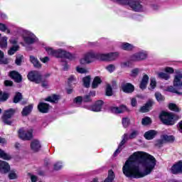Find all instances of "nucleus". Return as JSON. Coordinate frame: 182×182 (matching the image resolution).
I'll return each mask as SVG.
<instances>
[{
  "mask_svg": "<svg viewBox=\"0 0 182 182\" xmlns=\"http://www.w3.org/2000/svg\"><path fill=\"white\" fill-rule=\"evenodd\" d=\"M157 161L154 156L143 151L134 152L126 161L122 171L126 177L142 178L154 170Z\"/></svg>",
  "mask_w": 182,
  "mask_h": 182,
  "instance_id": "f257e3e1",
  "label": "nucleus"
},
{
  "mask_svg": "<svg viewBox=\"0 0 182 182\" xmlns=\"http://www.w3.org/2000/svg\"><path fill=\"white\" fill-rule=\"evenodd\" d=\"M159 119L164 124H166V126H173L175 124L176 120H178V117L173 112H162L159 116Z\"/></svg>",
  "mask_w": 182,
  "mask_h": 182,
  "instance_id": "f03ea898",
  "label": "nucleus"
},
{
  "mask_svg": "<svg viewBox=\"0 0 182 182\" xmlns=\"http://www.w3.org/2000/svg\"><path fill=\"white\" fill-rule=\"evenodd\" d=\"M125 6H129L134 12H144L146 11L140 0H128Z\"/></svg>",
  "mask_w": 182,
  "mask_h": 182,
  "instance_id": "7ed1b4c3",
  "label": "nucleus"
},
{
  "mask_svg": "<svg viewBox=\"0 0 182 182\" xmlns=\"http://www.w3.org/2000/svg\"><path fill=\"white\" fill-rule=\"evenodd\" d=\"M95 59H97V53L90 50L87 52L82 58L80 59V65H89V63H92Z\"/></svg>",
  "mask_w": 182,
  "mask_h": 182,
  "instance_id": "20e7f679",
  "label": "nucleus"
},
{
  "mask_svg": "<svg viewBox=\"0 0 182 182\" xmlns=\"http://www.w3.org/2000/svg\"><path fill=\"white\" fill-rule=\"evenodd\" d=\"M147 56H148L147 51L141 50L138 53L132 54L129 57V60L131 62H140L141 60H144L147 59Z\"/></svg>",
  "mask_w": 182,
  "mask_h": 182,
  "instance_id": "39448f33",
  "label": "nucleus"
},
{
  "mask_svg": "<svg viewBox=\"0 0 182 182\" xmlns=\"http://www.w3.org/2000/svg\"><path fill=\"white\" fill-rule=\"evenodd\" d=\"M18 133V137L21 139V140H31L33 137V131L32 129L25 131V129L21 128Z\"/></svg>",
  "mask_w": 182,
  "mask_h": 182,
  "instance_id": "423d86ee",
  "label": "nucleus"
},
{
  "mask_svg": "<svg viewBox=\"0 0 182 182\" xmlns=\"http://www.w3.org/2000/svg\"><path fill=\"white\" fill-rule=\"evenodd\" d=\"M27 77L28 80L35 82V83H41V82H42V75H41V73L36 70L30 72L28 74Z\"/></svg>",
  "mask_w": 182,
  "mask_h": 182,
  "instance_id": "0eeeda50",
  "label": "nucleus"
},
{
  "mask_svg": "<svg viewBox=\"0 0 182 182\" xmlns=\"http://www.w3.org/2000/svg\"><path fill=\"white\" fill-rule=\"evenodd\" d=\"M176 75H175L173 80V87L176 89L181 90L182 89V72L177 70H176Z\"/></svg>",
  "mask_w": 182,
  "mask_h": 182,
  "instance_id": "6e6552de",
  "label": "nucleus"
},
{
  "mask_svg": "<svg viewBox=\"0 0 182 182\" xmlns=\"http://www.w3.org/2000/svg\"><path fill=\"white\" fill-rule=\"evenodd\" d=\"M23 40L27 45H32L35 43V42H38V38L31 31L26 32V36H23Z\"/></svg>",
  "mask_w": 182,
  "mask_h": 182,
  "instance_id": "1a4fd4ad",
  "label": "nucleus"
},
{
  "mask_svg": "<svg viewBox=\"0 0 182 182\" xmlns=\"http://www.w3.org/2000/svg\"><path fill=\"white\" fill-rule=\"evenodd\" d=\"M104 102L102 100L97 101L94 105L85 107V109L91 110V112H102V108L103 107Z\"/></svg>",
  "mask_w": 182,
  "mask_h": 182,
  "instance_id": "9d476101",
  "label": "nucleus"
},
{
  "mask_svg": "<svg viewBox=\"0 0 182 182\" xmlns=\"http://www.w3.org/2000/svg\"><path fill=\"white\" fill-rule=\"evenodd\" d=\"M127 140H129V135L127 134H124L122 136V140L119 143L117 149L114 153V156H117V154H119L122 151V150H123V146L126 144Z\"/></svg>",
  "mask_w": 182,
  "mask_h": 182,
  "instance_id": "9b49d317",
  "label": "nucleus"
},
{
  "mask_svg": "<svg viewBox=\"0 0 182 182\" xmlns=\"http://www.w3.org/2000/svg\"><path fill=\"white\" fill-rule=\"evenodd\" d=\"M172 174H181L182 173V161H179L172 166L171 168Z\"/></svg>",
  "mask_w": 182,
  "mask_h": 182,
  "instance_id": "f8f14e48",
  "label": "nucleus"
},
{
  "mask_svg": "<svg viewBox=\"0 0 182 182\" xmlns=\"http://www.w3.org/2000/svg\"><path fill=\"white\" fill-rule=\"evenodd\" d=\"M129 109L126 105H120L119 107H111L112 113L114 114H120L122 113H124L125 112H128Z\"/></svg>",
  "mask_w": 182,
  "mask_h": 182,
  "instance_id": "ddd939ff",
  "label": "nucleus"
},
{
  "mask_svg": "<svg viewBox=\"0 0 182 182\" xmlns=\"http://www.w3.org/2000/svg\"><path fill=\"white\" fill-rule=\"evenodd\" d=\"M10 170L11 166H9V164L6 161L0 160V173L2 174H6V173H9Z\"/></svg>",
  "mask_w": 182,
  "mask_h": 182,
  "instance_id": "4468645a",
  "label": "nucleus"
},
{
  "mask_svg": "<svg viewBox=\"0 0 182 182\" xmlns=\"http://www.w3.org/2000/svg\"><path fill=\"white\" fill-rule=\"evenodd\" d=\"M122 90L124 93H133L134 92V85L129 82L122 83Z\"/></svg>",
  "mask_w": 182,
  "mask_h": 182,
  "instance_id": "2eb2a0df",
  "label": "nucleus"
},
{
  "mask_svg": "<svg viewBox=\"0 0 182 182\" xmlns=\"http://www.w3.org/2000/svg\"><path fill=\"white\" fill-rule=\"evenodd\" d=\"M9 76L11 79H14V82L16 83H21V82H22V75L15 70L10 72Z\"/></svg>",
  "mask_w": 182,
  "mask_h": 182,
  "instance_id": "dca6fc26",
  "label": "nucleus"
},
{
  "mask_svg": "<svg viewBox=\"0 0 182 182\" xmlns=\"http://www.w3.org/2000/svg\"><path fill=\"white\" fill-rule=\"evenodd\" d=\"M41 147H42V146L38 139H34L31 141V149L33 151H34V153L39 151V150H41Z\"/></svg>",
  "mask_w": 182,
  "mask_h": 182,
  "instance_id": "f3484780",
  "label": "nucleus"
},
{
  "mask_svg": "<svg viewBox=\"0 0 182 182\" xmlns=\"http://www.w3.org/2000/svg\"><path fill=\"white\" fill-rule=\"evenodd\" d=\"M154 105V102L153 100H149L144 106L140 108V112L141 113H147V112L150 111L151 107Z\"/></svg>",
  "mask_w": 182,
  "mask_h": 182,
  "instance_id": "a211bd4d",
  "label": "nucleus"
},
{
  "mask_svg": "<svg viewBox=\"0 0 182 182\" xmlns=\"http://www.w3.org/2000/svg\"><path fill=\"white\" fill-rule=\"evenodd\" d=\"M157 136V131L151 129L144 133V137L146 140H153Z\"/></svg>",
  "mask_w": 182,
  "mask_h": 182,
  "instance_id": "6ab92c4d",
  "label": "nucleus"
},
{
  "mask_svg": "<svg viewBox=\"0 0 182 182\" xmlns=\"http://www.w3.org/2000/svg\"><path fill=\"white\" fill-rule=\"evenodd\" d=\"M120 48L123 50H127V52H132V50H134V49H136V46L129 43H122L120 46Z\"/></svg>",
  "mask_w": 182,
  "mask_h": 182,
  "instance_id": "aec40b11",
  "label": "nucleus"
},
{
  "mask_svg": "<svg viewBox=\"0 0 182 182\" xmlns=\"http://www.w3.org/2000/svg\"><path fill=\"white\" fill-rule=\"evenodd\" d=\"M38 109L40 113H48L49 112V105L44 102H40L38 105Z\"/></svg>",
  "mask_w": 182,
  "mask_h": 182,
  "instance_id": "412c9836",
  "label": "nucleus"
},
{
  "mask_svg": "<svg viewBox=\"0 0 182 182\" xmlns=\"http://www.w3.org/2000/svg\"><path fill=\"white\" fill-rule=\"evenodd\" d=\"M30 62H31L34 68L36 69H41V68H42V64H41L39 60H38V58H35L33 55L30 56Z\"/></svg>",
  "mask_w": 182,
  "mask_h": 182,
  "instance_id": "4be33fe9",
  "label": "nucleus"
},
{
  "mask_svg": "<svg viewBox=\"0 0 182 182\" xmlns=\"http://www.w3.org/2000/svg\"><path fill=\"white\" fill-rule=\"evenodd\" d=\"M147 83H149V75H144L139 85L140 89L144 90V89H146V87H147Z\"/></svg>",
  "mask_w": 182,
  "mask_h": 182,
  "instance_id": "5701e85b",
  "label": "nucleus"
},
{
  "mask_svg": "<svg viewBox=\"0 0 182 182\" xmlns=\"http://www.w3.org/2000/svg\"><path fill=\"white\" fill-rule=\"evenodd\" d=\"M60 97L59 95H53L45 99L46 102H50V103H58Z\"/></svg>",
  "mask_w": 182,
  "mask_h": 182,
  "instance_id": "b1692460",
  "label": "nucleus"
},
{
  "mask_svg": "<svg viewBox=\"0 0 182 182\" xmlns=\"http://www.w3.org/2000/svg\"><path fill=\"white\" fill-rule=\"evenodd\" d=\"M66 50L59 48L55 50V58H65L66 56Z\"/></svg>",
  "mask_w": 182,
  "mask_h": 182,
  "instance_id": "393cba45",
  "label": "nucleus"
},
{
  "mask_svg": "<svg viewBox=\"0 0 182 182\" xmlns=\"http://www.w3.org/2000/svg\"><path fill=\"white\" fill-rule=\"evenodd\" d=\"M32 109H33V105H32L25 107L21 112L22 116H28L32 112Z\"/></svg>",
  "mask_w": 182,
  "mask_h": 182,
  "instance_id": "a878e982",
  "label": "nucleus"
},
{
  "mask_svg": "<svg viewBox=\"0 0 182 182\" xmlns=\"http://www.w3.org/2000/svg\"><path fill=\"white\" fill-rule=\"evenodd\" d=\"M97 59L98 60H104L109 62V53H97Z\"/></svg>",
  "mask_w": 182,
  "mask_h": 182,
  "instance_id": "bb28decb",
  "label": "nucleus"
},
{
  "mask_svg": "<svg viewBox=\"0 0 182 182\" xmlns=\"http://www.w3.org/2000/svg\"><path fill=\"white\" fill-rule=\"evenodd\" d=\"M14 114H15V109L11 108L4 112L3 117H6L7 119H11V117H12L14 116Z\"/></svg>",
  "mask_w": 182,
  "mask_h": 182,
  "instance_id": "cd10ccee",
  "label": "nucleus"
},
{
  "mask_svg": "<svg viewBox=\"0 0 182 182\" xmlns=\"http://www.w3.org/2000/svg\"><path fill=\"white\" fill-rule=\"evenodd\" d=\"M100 83H102V79H100L99 76L95 77L92 83V88L96 89Z\"/></svg>",
  "mask_w": 182,
  "mask_h": 182,
  "instance_id": "c85d7f7f",
  "label": "nucleus"
},
{
  "mask_svg": "<svg viewBox=\"0 0 182 182\" xmlns=\"http://www.w3.org/2000/svg\"><path fill=\"white\" fill-rule=\"evenodd\" d=\"M4 52L0 50V65H8L9 63V59L5 58Z\"/></svg>",
  "mask_w": 182,
  "mask_h": 182,
  "instance_id": "c756f323",
  "label": "nucleus"
},
{
  "mask_svg": "<svg viewBox=\"0 0 182 182\" xmlns=\"http://www.w3.org/2000/svg\"><path fill=\"white\" fill-rule=\"evenodd\" d=\"M114 180V172L113 171H108V176L107 178L104 181V182H113Z\"/></svg>",
  "mask_w": 182,
  "mask_h": 182,
  "instance_id": "7c9ffc66",
  "label": "nucleus"
},
{
  "mask_svg": "<svg viewBox=\"0 0 182 182\" xmlns=\"http://www.w3.org/2000/svg\"><path fill=\"white\" fill-rule=\"evenodd\" d=\"M119 58V53H108V59L109 62H112V60H116Z\"/></svg>",
  "mask_w": 182,
  "mask_h": 182,
  "instance_id": "2f4dec72",
  "label": "nucleus"
},
{
  "mask_svg": "<svg viewBox=\"0 0 182 182\" xmlns=\"http://www.w3.org/2000/svg\"><path fill=\"white\" fill-rule=\"evenodd\" d=\"M8 37L4 36L3 37L1 41H0V48L4 49V48H7L8 47Z\"/></svg>",
  "mask_w": 182,
  "mask_h": 182,
  "instance_id": "473e14b6",
  "label": "nucleus"
},
{
  "mask_svg": "<svg viewBox=\"0 0 182 182\" xmlns=\"http://www.w3.org/2000/svg\"><path fill=\"white\" fill-rule=\"evenodd\" d=\"M0 159H3L4 160H11V156L4 150L0 149Z\"/></svg>",
  "mask_w": 182,
  "mask_h": 182,
  "instance_id": "72a5a7b5",
  "label": "nucleus"
},
{
  "mask_svg": "<svg viewBox=\"0 0 182 182\" xmlns=\"http://www.w3.org/2000/svg\"><path fill=\"white\" fill-rule=\"evenodd\" d=\"M90 75H87L82 78V82L85 87H89L90 86Z\"/></svg>",
  "mask_w": 182,
  "mask_h": 182,
  "instance_id": "f704fd0d",
  "label": "nucleus"
},
{
  "mask_svg": "<svg viewBox=\"0 0 182 182\" xmlns=\"http://www.w3.org/2000/svg\"><path fill=\"white\" fill-rule=\"evenodd\" d=\"M17 50H19V46H14L8 50V55L12 56V55H14Z\"/></svg>",
  "mask_w": 182,
  "mask_h": 182,
  "instance_id": "c9c22d12",
  "label": "nucleus"
},
{
  "mask_svg": "<svg viewBox=\"0 0 182 182\" xmlns=\"http://www.w3.org/2000/svg\"><path fill=\"white\" fill-rule=\"evenodd\" d=\"M46 50L50 56H53L54 58L55 57L56 55V50H54L53 48L50 47H46Z\"/></svg>",
  "mask_w": 182,
  "mask_h": 182,
  "instance_id": "e433bc0d",
  "label": "nucleus"
},
{
  "mask_svg": "<svg viewBox=\"0 0 182 182\" xmlns=\"http://www.w3.org/2000/svg\"><path fill=\"white\" fill-rule=\"evenodd\" d=\"M122 126L124 129H127L130 126V119L129 117L122 118Z\"/></svg>",
  "mask_w": 182,
  "mask_h": 182,
  "instance_id": "4c0bfd02",
  "label": "nucleus"
},
{
  "mask_svg": "<svg viewBox=\"0 0 182 182\" xmlns=\"http://www.w3.org/2000/svg\"><path fill=\"white\" fill-rule=\"evenodd\" d=\"M158 77H159V79H164V80H168L170 75L166 73L161 72L158 73Z\"/></svg>",
  "mask_w": 182,
  "mask_h": 182,
  "instance_id": "58836bf2",
  "label": "nucleus"
},
{
  "mask_svg": "<svg viewBox=\"0 0 182 182\" xmlns=\"http://www.w3.org/2000/svg\"><path fill=\"white\" fill-rule=\"evenodd\" d=\"M105 95L106 96H112L113 95V89L110 85H107L106 90H105Z\"/></svg>",
  "mask_w": 182,
  "mask_h": 182,
  "instance_id": "ea45409f",
  "label": "nucleus"
},
{
  "mask_svg": "<svg viewBox=\"0 0 182 182\" xmlns=\"http://www.w3.org/2000/svg\"><path fill=\"white\" fill-rule=\"evenodd\" d=\"M65 58H66V59H68L69 60H75L77 57L76 54H73L66 51Z\"/></svg>",
  "mask_w": 182,
  "mask_h": 182,
  "instance_id": "a19ab883",
  "label": "nucleus"
},
{
  "mask_svg": "<svg viewBox=\"0 0 182 182\" xmlns=\"http://www.w3.org/2000/svg\"><path fill=\"white\" fill-rule=\"evenodd\" d=\"M22 100V94L21 92H16L14 98V103H19Z\"/></svg>",
  "mask_w": 182,
  "mask_h": 182,
  "instance_id": "79ce46f5",
  "label": "nucleus"
},
{
  "mask_svg": "<svg viewBox=\"0 0 182 182\" xmlns=\"http://www.w3.org/2000/svg\"><path fill=\"white\" fill-rule=\"evenodd\" d=\"M169 109L172 112H180V108L174 103H170L168 105Z\"/></svg>",
  "mask_w": 182,
  "mask_h": 182,
  "instance_id": "37998d69",
  "label": "nucleus"
},
{
  "mask_svg": "<svg viewBox=\"0 0 182 182\" xmlns=\"http://www.w3.org/2000/svg\"><path fill=\"white\" fill-rule=\"evenodd\" d=\"M8 93H2V91H0V102H5L8 100Z\"/></svg>",
  "mask_w": 182,
  "mask_h": 182,
  "instance_id": "c03bdc74",
  "label": "nucleus"
},
{
  "mask_svg": "<svg viewBox=\"0 0 182 182\" xmlns=\"http://www.w3.org/2000/svg\"><path fill=\"white\" fill-rule=\"evenodd\" d=\"M139 135V131L134 130L128 136L129 140H132V139H136Z\"/></svg>",
  "mask_w": 182,
  "mask_h": 182,
  "instance_id": "a18cd8bd",
  "label": "nucleus"
},
{
  "mask_svg": "<svg viewBox=\"0 0 182 182\" xmlns=\"http://www.w3.org/2000/svg\"><path fill=\"white\" fill-rule=\"evenodd\" d=\"M0 31H1V32H7V33H11V31L8 29V27H6V25L2 23H0Z\"/></svg>",
  "mask_w": 182,
  "mask_h": 182,
  "instance_id": "49530a36",
  "label": "nucleus"
},
{
  "mask_svg": "<svg viewBox=\"0 0 182 182\" xmlns=\"http://www.w3.org/2000/svg\"><path fill=\"white\" fill-rule=\"evenodd\" d=\"M105 69L109 72V73H113V72H114V70H116V66L113 64H110L109 65H107V67H105Z\"/></svg>",
  "mask_w": 182,
  "mask_h": 182,
  "instance_id": "de8ad7c7",
  "label": "nucleus"
},
{
  "mask_svg": "<svg viewBox=\"0 0 182 182\" xmlns=\"http://www.w3.org/2000/svg\"><path fill=\"white\" fill-rule=\"evenodd\" d=\"M141 123L144 126H147V124H151V119H150L149 117H146L142 119Z\"/></svg>",
  "mask_w": 182,
  "mask_h": 182,
  "instance_id": "09e8293b",
  "label": "nucleus"
},
{
  "mask_svg": "<svg viewBox=\"0 0 182 182\" xmlns=\"http://www.w3.org/2000/svg\"><path fill=\"white\" fill-rule=\"evenodd\" d=\"M167 92H171L172 93H177V95H182L181 92L177 91V90H176V88H174V87L173 86H168L166 88Z\"/></svg>",
  "mask_w": 182,
  "mask_h": 182,
  "instance_id": "8fccbe9b",
  "label": "nucleus"
},
{
  "mask_svg": "<svg viewBox=\"0 0 182 182\" xmlns=\"http://www.w3.org/2000/svg\"><path fill=\"white\" fill-rule=\"evenodd\" d=\"M76 72H77V73L83 74V73H87V72H89V71L87 70V69H86L85 68H80L79 66H77Z\"/></svg>",
  "mask_w": 182,
  "mask_h": 182,
  "instance_id": "3c124183",
  "label": "nucleus"
},
{
  "mask_svg": "<svg viewBox=\"0 0 182 182\" xmlns=\"http://www.w3.org/2000/svg\"><path fill=\"white\" fill-rule=\"evenodd\" d=\"M162 138L164 139V141H165V143L167 141H173L174 140V137L173 136L164 135Z\"/></svg>",
  "mask_w": 182,
  "mask_h": 182,
  "instance_id": "603ef678",
  "label": "nucleus"
},
{
  "mask_svg": "<svg viewBox=\"0 0 182 182\" xmlns=\"http://www.w3.org/2000/svg\"><path fill=\"white\" fill-rule=\"evenodd\" d=\"M139 72H140V69L134 68V69L132 70V71H131V76L132 77H136V76H137V75H139Z\"/></svg>",
  "mask_w": 182,
  "mask_h": 182,
  "instance_id": "864d4df0",
  "label": "nucleus"
},
{
  "mask_svg": "<svg viewBox=\"0 0 182 182\" xmlns=\"http://www.w3.org/2000/svg\"><path fill=\"white\" fill-rule=\"evenodd\" d=\"M120 66L121 68H122V69H124L126 68H130V61L127 60L122 62L121 63Z\"/></svg>",
  "mask_w": 182,
  "mask_h": 182,
  "instance_id": "5fc2aeb1",
  "label": "nucleus"
},
{
  "mask_svg": "<svg viewBox=\"0 0 182 182\" xmlns=\"http://www.w3.org/2000/svg\"><path fill=\"white\" fill-rule=\"evenodd\" d=\"M63 167L62 162H57L54 164V170H56L57 171L62 169Z\"/></svg>",
  "mask_w": 182,
  "mask_h": 182,
  "instance_id": "6e6d98bb",
  "label": "nucleus"
},
{
  "mask_svg": "<svg viewBox=\"0 0 182 182\" xmlns=\"http://www.w3.org/2000/svg\"><path fill=\"white\" fill-rule=\"evenodd\" d=\"M9 119L11 118H6V117H2V120L4 124H8L9 126H11L12 124V121L10 120Z\"/></svg>",
  "mask_w": 182,
  "mask_h": 182,
  "instance_id": "4d7b16f0",
  "label": "nucleus"
},
{
  "mask_svg": "<svg viewBox=\"0 0 182 182\" xmlns=\"http://www.w3.org/2000/svg\"><path fill=\"white\" fill-rule=\"evenodd\" d=\"M22 58H23V56L22 55L16 57L15 60L16 65H17L18 66H21V63H22Z\"/></svg>",
  "mask_w": 182,
  "mask_h": 182,
  "instance_id": "13d9d810",
  "label": "nucleus"
},
{
  "mask_svg": "<svg viewBox=\"0 0 182 182\" xmlns=\"http://www.w3.org/2000/svg\"><path fill=\"white\" fill-rule=\"evenodd\" d=\"M164 143L166 142L164 141V139L162 138L161 139H159L156 141L155 146H157L158 147H161V146H163Z\"/></svg>",
  "mask_w": 182,
  "mask_h": 182,
  "instance_id": "bf43d9fd",
  "label": "nucleus"
},
{
  "mask_svg": "<svg viewBox=\"0 0 182 182\" xmlns=\"http://www.w3.org/2000/svg\"><path fill=\"white\" fill-rule=\"evenodd\" d=\"M83 102V98L80 96H78L74 99V103H77V105H80Z\"/></svg>",
  "mask_w": 182,
  "mask_h": 182,
  "instance_id": "052dcab7",
  "label": "nucleus"
},
{
  "mask_svg": "<svg viewBox=\"0 0 182 182\" xmlns=\"http://www.w3.org/2000/svg\"><path fill=\"white\" fill-rule=\"evenodd\" d=\"M4 83V86H6V87H11L14 86V82H12L11 80H6Z\"/></svg>",
  "mask_w": 182,
  "mask_h": 182,
  "instance_id": "680f3d73",
  "label": "nucleus"
},
{
  "mask_svg": "<svg viewBox=\"0 0 182 182\" xmlns=\"http://www.w3.org/2000/svg\"><path fill=\"white\" fill-rule=\"evenodd\" d=\"M157 85V82L156 81V78H151V82H150V86L151 89H154Z\"/></svg>",
  "mask_w": 182,
  "mask_h": 182,
  "instance_id": "e2e57ef3",
  "label": "nucleus"
},
{
  "mask_svg": "<svg viewBox=\"0 0 182 182\" xmlns=\"http://www.w3.org/2000/svg\"><path fill=\"white\" fill-rule=\"evenodd\" d=\"M114 2H117V4H119V5H124L127 4V1L129 0H112Z\"/></svg>",
  "mask_w": 182,
  "mask_h": 182,
  "instance_id": "0e129e2a",
  "label": "nucleus"
},
{
  "mask_svg": "<svg viewBox=\"0 0 182 182\" xmlns=\"http://www.w3.org/2000/svg\"><path fill=\"white\" fill-rule=\"evenodd\" d=\"M73 82H76V77L75 75H70V77H68V85L70 86Z\"/></svg>",
  "mask_w": 182,
  "mask_h": 182,
  "instance_id": "69168bd1",
  "label": "nucleus"
},
{
  "mask_svg": "<svg viewBox=\"0 0 182 182\" xmlns=\"http://www.w3.org/2000/svg\"><path fill=\"white\" fill-rule=\"evenodd\" d=\"M155 97L158 102H161V100H163V95H161V94L159 92L155 93Z\"/></svg>",
  "mask_w": 182,
  "mask_h": 182,
  "instance_id": "338daca9",
  "label": "nucleus"
},
{
  "mask_svg": "<svg viewBox=\"0 0 182 182\" xmlns=\"http://www.w3.org/2000/svg\"><path fill=\"white\" fill-rule=\"evenodd\" d=\"M62 66H63V70L66 71L69 70V65H68V63L66 61H62Z\"/></svg>",
  "mask_w": 182,
  "mask_h": 182,
  "instance_id": "774afa93",
  "label": "nucleus"
}]
</instances>
